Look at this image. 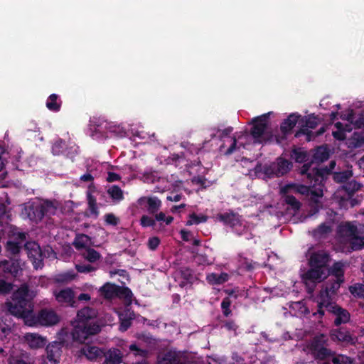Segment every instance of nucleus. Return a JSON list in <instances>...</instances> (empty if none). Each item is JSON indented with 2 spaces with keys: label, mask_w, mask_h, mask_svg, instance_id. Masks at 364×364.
<instances>
[{
  "label": "nucleus",
  "mask_w": 364,
  "mask_h": 364,
  "mask_svg": "<svg viewBox=\"0 0 364 364\" xmlns=\"http://www.w3.org/2000/svg\"><path fill=\"white\" fill-rule=\"evenodd\" d=\"M11 292L10 299L4 304L5 311L17 318L23 319L26 325L33 324V300L37 291L28 283L23 282Z\"/></svg>",
  "instance_id": "f257e3e1"
},
{
  "label": "nucleus",
  "mask_w": 364,
  "mask_h": 364,
  "mask_svg": "<svg viewBox=\"0 0 364 364\" xmlns=\"http://www.w3.org/2000/svg\"><path fill=\"white\" fill-rule=\"evenodd\" d=\"M97 315V310L90 306H85L77 311L76 324L71 332L74 341L85 342L101 331L102 324Z\"/></svg>",
  "instance_id": "f03ea898"
},
{
  "label": "nucleus",
  "mask_w": 364,
  "mask_h": 364,
  "mask_svg": "<svg viewBox=\"0 0 364 364\" xmlns=\"http://www.w3.org/2000/svg\"><path fill=\"white\" fill-rule=\"evenodd\" d=\"M309 265L310 269L302 274V279L309 293H312L316 283L326 279L329 275L328 267L331 260L330 254L326 250L310 252L309 250Z\"/></svg>",
  "instance_id": "7ed1b4c3"
},
{
  "label": "nucleus",
  "mask_w": 364,
  "mask_h": 364,
  "mask_svg": "<svg viewBox=\"0 0 364 364\" xmlns=\"http://www.w3.org/2000/svg\"><path fill=\"white\" fill-rule=\"evenodd\" d=\"M336 161H331L328 166L310 169V164H305L300 169V174L306 177V182L310 186H323V183L330 174H333L332 170L336 166Z\"/></svg>",
  "instance_id": "20e7f679"
},
{
  "label": "nucleus",
  "mask_w": 364,
  "mask_h": 364,
  "mask_svg": "<svg viewBox=\"0 0 364 364\" xmlns=\"http://www.w3.org/2000/svg\"><path fill=\"white\" fill-rule=\"evenodd\" d=\"M292 168V163L282 157H278L275 161L262 166L258 164L254 170L256 174L263 173L264 179L281 177L287 173Z\"/></svg>",
  "instance_id": "39448f33"
},
{
  "label": "nucleus",
  "mask_w": 364,
  "mask_h": 364,
  "mask_svg": "<svg viewBox=\"0 0 364 364\" xmlns=\"http://www.w3.org/2000/svg\"><path fill=\"white\" fill-rule=\"evenodd\" d=\"M323 308L329 313L336 316L334 324L337 326L342 323H346L350 320V314L346 309H343L335 303L326 301L318 302V310L317 312L314 313V315L318 314L320 317H322L325 313Z\"/></svg>",
  "instance_id": "423d86ee"
},
{
  "label": "nucleus",
  "mask_w": 364,
  "mask_h": 364,
  "mask_svg": "<svg viewBox=\"0 0 364 364\" xmlns=\"http://www.w3.org/2000/svg\"><path fill=\"white\" fill-rule=\"evenodd\" d=\"M100 291L101 295L107 299L118 297L119 299H124L127 303V305L132 304L133 294L128 287H120L107 282L100 289Z\"/></svg>",
  "instance_id": "0eeeda50"
},
{
  "label": "nucleus",
  "mask_w": 364,
  "mask_h": 364,
  "mask_svg": "<svg viewBox=\"0 0 364 364\" xmlns=\"http://www.w3.org/2000/svg\"><path fill=\"white\" fill-rule=\"evenodd\" d=\"M82 346L76 351V355L82 358H85L89 361L100 362L105 357V348L98 347L89 342V339L85 342H79Z\"/></svg>",
  "instance_id": "6e6552de"
},
{
  "label": "nucleus",
  "mask_w": 364,
  "mask_h": 364,
  "mask_svg": "<svg viewBox=\"0 0 364 364\" xmlns=\"http://www.w3.org/2000/svg\"><path fill=\"white\" fill-rule=\"evenodd\" d=\"M326 345V339L323 334L316 336L311 340L309 348L316 360H325L333 355V352L327 348Z\"/></svg>",
  "instance_id": "1a4fd4ad"
},
{
  "label": "nucleus",
  "mask_w": 364,
  "mask_h": 364,
  "mask_svg": "<svg viewBox=\"0 0 364 364\" xmlns=\"http://www.w3.org/2000/svg\"><path fill=\"white\" fill-rule=\"evenodd\" d=\"M26 240V235L25 232H18L14 235L13 238L7 240L4 245L6 256L9 258L17 256L24 247L23 242Z\"/></svg>",
  "instance_id": "9d476101"
},
{
  "label": "nucleus",
  "mask_w": 364,
  "mask_h": 364,
  "mask_svg": "<svg viewBox=\"0 0 364 364\" xmlns=\"http://www.w3.org/2000/svg\"><path fill=\"white\" fill-rule=\"evenodd\" d=\"M24 247L27 252L28 258L32 262L33 268L35 269H42L44 266V263L40 245L34 241H30L24 244Z\"/></svg>",
  "instance_id": "9b49d317"
},
{
  "label": "nucleus",
  "mask_w": 364,
  "mask_h": 364,
  "mask_svg": "<svg viewBox=\"0 0 364 364\" xmlns=\"http://www.w3.org/2000/svg\"><path fill=\"white\" fill-rule=\"evenodd\" d=\"M0 268L5 274V277H9L16 279L22 274L23 269L21 266L20 259L9 258V259L0 260Z\"/></svg>",
  "instance_id": "f8f14e48"
},
{
  "label": "nucleus",
  "mask_w": 364,
  "mask_h": 364,
  "mask_svg": "<svg viewBox=\"0 0 364 364\" xmlns=\"http://www.w3.org/2000/svg\"><path fill=\"white\" fill-rule=\"evenodd\" d=\"M267 119L265 114L252 119L253 126L250 129V134L255 143H262L266 140L264 134L267 126Z\"/></svg>",
  "instance_id": "ddd939ff"
},
{
  "label": "nucleus",
  "mask_w": 364,
  "mask_h": 364,
  "mask_svg": "<svg viewBox=\"0 0 364 364\" xmlns=\"http://www.w3.org/2000/svg\"><path fill=\"white\" fill-rule=\"evenodd\" d=\"M53 295L55 300L61 306L74 308L77 306V301L75 300V292L71 288L67 287L59 291L55 290Z\"/></svg>",
  "instance_id": "4468645a"
},
{
  "label": "nucleus",
  "mask_w": 364,
  "mask_h": 364,
  "mask_svg": "<svg viewBox=\"0 0 364 364\" xmlns=\"http://www.w3.org/2000/svg\"><path fill=\"white\" fill-rule=\"evenodd\" d=\"M32 317L33 318V323L28 325L29 326H33L39 323L43 326H53L58 323L59 317L56 313L50 309H42L38 314V316L34 315L33 311L32 312Z\"/></svg>",
  "instance_id": "2eb2a0df"
},
{
  "label": "nucleus",
  "mask_w": 364,
  "mask_h": 364,
  "mask_svg": "<svg viewBox=\"0 0 364 364\" xmlns=\"http://www.w3.org/2000/svg\"><path fill=\"white\" fill-rule=\"evenodd\" d=\"M356 233H358V229L350 222L341 223L337 228L338 240L343 247Z\"/></svg>",
  "instance_id": "dca6fc26"
},
{
  "label": "nucleus",
  "mask_w": 364,
  "mask_h": 364,
  "mask_svg": "<svg viewBox=\"0 0 364 364\" xmlns=\"http://www.w3.org/2000/svg\"><path fill=\"white\" fill-rule=\"evenodd\" d=\"M65 341H55L50 343L46 348V358L53 364H58L62 354Z\"/></svg>",
  "instance_id": "f3484780"
},
{
  "label": "nucleus",
  "mask_w": 364,
  "mask_h": 364,
  "mask_svg": "<svg viewBox=\"0 0 364 364\" xmlns=\"http://www.w3.org/2000/svg\"><path fill=\"white\" fill-rule=\"evenodd\" d=\"M300 117V115H297L296 114H291L286 119L284 120L280 126L281 132L284 136L281 137L274 136L272 138H274L277 143L281 144L282 141L286 139L285 135L289 134L292 129L295 127Z\"/></svg>",
  "instance_id": "a211bd4d"
},
{
  "label": "nucleus",
  "mask_w": 364,
  "mask_h": 364,
  "mask_svg": "<svg viewBox=\"0 0 364 364\" xmlns=\"http://www.w3.org/2000/svg\"><path fill=\"white\" fill-rule=\"evenodd\" d=\"M48 205L43 204L37 205H30L26 208L28 218L36 223L41 221L47 213Z\"/></svg>",
  "instance_id": "6ab92c4d"
},
{
  "label": "nucleus",
  "mask_w": 364,
  "mask_h": 364,
  "mask_svg": "<svg viewBox=\"0 0 364 364\" xmlns=\"http://www.w3.org/2000/svg\"><path fill=\"white\" fill-rule=\"evenodd\" d=\"M331 336L333 340L350 344H355L357 338L353 337L350 333L344 328H339L331 331Z\"/></svg>",
  "instance_id": "aec40b11"
},
{
  "label": "nucleus",
  "mask_w": 364,
  "mask_h": 364,
  "mask_svg": "<svg viewBox=\"0 0 364 364\" xmlns=\"http://www.w3.org/2000/svg\"><path fill=\"white\" fill-rule=\"evenodd\" d=\"M341 118L347 120L355 127L361 129L364 128V117L360 113L353 111V109H348L346 113L341 115Z\"/></svg>",
  "instance_id": "412c9836"
},
{
  "label": "nucleus",
  "mask_w": 364,
  "mask_h": 364,
  "mask_svg": "<svg viewBox=\"0 0 364 364\" xmlns=\"http://www.w3.org/2000/svg\"><path fill=\"white\" fill-rule=\"evenodd\" d=\"M317 190L316 191H310V197H309V206L311 207L310 212L311 214H316L318 212L319 209L321 208L322 205L319 200V198L323 196V186H318Z\"/></svg>",
  "instance_id": "4be33fe9"
},
{
  "label": "nucleus",
  "mask_w": 364,
  "mask_h": 364,
  "mask_svg": "<svg viewBox=\"0 0 364 364\" xmlns=\"http://www.w3.org/2000/svg\"><path fill=\"white\" fill-rule=\"evenodd\" d=\"M344 282V279H335L328 280L326 283V288L323 291H321L320 296L322 299L321 301H325V299L329 297V294H335L341 287V284Z\"/></svg>",
  "instance_id": "5701e85b"
},
{
  "label": "nucleus",
  "mask_w": 364,
  "mask_h": 364,
  "mask_svg": "<svg viewBox=\"0 0 364 364\" xmlns=\"http://www.w3.org/2000/svg\"><path fill=\"white\" fill-rule=\"evenodd\" d=\"M105 361L102 364H120L122 362V353L116 348H105Z\"/></svg>",
  "instance_id": "b1692460"
},
{
  "label": "nucleus",
  "mask_w": 364,
  "mask_h": 364,
  "mask_svg": "<svg viewBox=\"0 0 364 364\" xmlns=\"http://www.w3.org/2000/svg\"><path fill=\"white\" fill-rule=\"evenodd\" d=\"M364 248V235L356 233L349 242L343 247L348 252L360 250Z\"/></svg>",
  "instance_id": "393cba45"
},
{
  "label": "nucleus",
  "mask_w": 364,
  "mask_h": 364,
  "mask_svg": "<svg viewBox=\"0 0 364 364\" xmlns=\"http://www.w3.org/2000/svg\"><path fill=\"white\" fill-rule=\"evenodd\" d=\"M309 186L296 183L287 184L284 186H283L280 190L281 193H300L301 195H309Z\"/></svg>",
  "instance_id": "a878e982"
},
{
  "label": "nucleus",
  "mask_w": 364,
  "mask_h": 364,
  "mask_svg": "<svg viewBox=\"0 0 364 364\" xmlns=\"http://www.w3.org/2000/svg\"><path fill=\"white\" fill-rule=\"evenodd\" d=\"M25 340L28 346L33 349L43 348L46 343V338L37 333L26 334Z\"/></svg>",
  "instance_id": "bb28decb"
},
{
  "label": "nucleus",
  "mask_w": 364,
  "mask_h": 364,
  "mask_svg": "<svg viewBox=\"0 0 364 364\" xmlns=\"http://www.w3.org/2000/svg\"><path fill=\"white\" fill-rule=\"evenodd\" d=\"M328 158L329 151L328 148L325 146H321L314 150L311 161L309 164H320L328 160Z\"/></svg>",
  "instance_id": "cd10ccee"
},
{
  "label": "nucleus",
  "mask_w": 364,
  "mask_h": 364,
  "mask_svg": "<svg viewBox=\"0 0 364 364\" xmlns=\"http://www.w3.org/2000/svg\"><path fill=\"white\" fill-rule=\"evenodd\" d=\"M217 218L230 227H235L240 223V220L237 213L231 211L230 213H220L217 215Z\"/></svg>",
  "instance_id": "c85d7f7f"
},
{
  "label": "nucleus",
  "mask_w": 364,
  "mask_h": 364,
  "mask_svg": "<svg viewBox=\"0 0 364 364\" xmlns=\"http://www.w3.org/2000/svg\"><path fill=\"white\" fill-rule=\"evenodd\" d=\"M146 200L147 203L146 210L149 214H155L160 209L161 201L156 197H143L139 201Z\"/></svg>",
  "instance_id": "c756f323"
},
{
  "label": "nucleus",
  "mask_w": 364,
  "mask_h": 364,
  "mask_svg": "<svg viewBox=\"0 0 364 364\" xmlns=\"http://www.w3.org/2000/svg\"><path fill=\"white\" fill-rule=\"evenodd\" d=\"M345 263L342 261L336 262L332 267H328L329 274L335 276L337 279H344Z\"/></svg>",
  "instance_id": "7c9ffc66"
},
{
  "label": "nucleus",
  "mask_w": 364,
  "mask_h": 364,
  "mask_svg": "<svg viewBox=\"0 0 364 364\" xmlns=\"http://www.w3.org/2000/svg\"><path fill=\"white\" fill-rule=\"evenodd\" d=\"M326 131V129L324 127H321L317 132H313L312 131H309L307 129L301 128L299 130H298L296 134V137H299L301 135H306V140L311 141L312 139L315 138L316 136L322 135Z\"/></svg>",
  "instance_id": "2f4dec72"
},
{
  "label": "nucleus",
  "mask_w": 364,
  "mask_h": 364,
  "mask_svg": "<svg viewBox=\"0 0 364 364\" xmlns=\"http://www.w3.org/2000/svg\"><path fill=\"white\" fill-rule=\"evenodd\" d=\"M73 245L77 250L90 247V237L85 234L77 235H76Z\"/></svg>",
  "instance_id": "473e14b6"
},
{
  "label": "nucleus",
  "mask_w": 364,
  "mask_h": 364,
  "mask_svg": "<svg viewBox=\"0 0 364 364\" xmlns=\"http://www.w3.org/2000/svg\"><path fill=\"white\" fill-rule=\"evenodd\" d=\"M284 201L291 207L294 213L301 208V203L291 193H282Z\"/></svg>",
  "instance_id": "72a5a7b5"
},
{
  "label": "nucleus",
  "mask_w": 364,
  "mask_h": 364,
  "mask_svg": "<svg viewBox=\"0 0 364 364\" xmlns=\"http://www.w3.org/2000/svg\"><path fill=\"white\" fill-rule=\"evenodd\" d=\"M301 122L305 124L302 128L308 129V128H316L321 122V120L318 116L310 114L304 117V118L301 119Z\"/></svg>",
  "instance_id": "f704fd0d"
},
{
  "label": "nucleus",
  "mask_w": 364,
  "mask_h": 364,
  "mask_svg": "<svg viewBox=\"0 0 364 364\" xmlns=\"http://www.w3.org/2000/svg\"><path fill=\"white\" fill-rule=\"evenodd\" d=\"M331 232V226L323 223L321 224L316 229L313 230V235L314 237L322 238L325 237Z\"/></svg>",
  "instance_id": "c9c22d12"
},
{
  "label": "nucleus",
  "mask_w": 364,
  "mask_h": 364,
  "mask_svg": "<svg viewBox=\"0 0 364 364\" xmlns=\"http://www.w3.org/2000/svg\"><path fill=\"white\" fill-rule=\"evenodd\" d=\"M309 155L306 151L301 148L294 149L291 151V158L296 162L303 163L308 160Z\"/></svg>",
  "instance_id": "e433bc0d"
},
{
  "label": "nucleus",
  "mask_w": 364,
  "mask_h": 364,
  "mask_svg": "<svg viewBox=\"0 0 364 364\" xmlns=\"http://www.w3.org/2000/svg\"><path fill=\"white\" fill-rule=\"evenodd\" d=\"M361 186H362L360 183L357 182L355 180H352L348 183H346L342 186V189L344 190L348 194V196L350 198L356 191L360 190Z\"/></svg>",
  "instance_id": "4c0bfd02"
},
{
  "label": "nucleus",
  "mask_w": 364,
  "mask_h": 364,
  "mask_svg": "<svg viewBox=\"0 0 364 364\" xmlns=\"http://www.w3.org/2000/svg\"><path fill=\"white\" fill-rule=\"evenodd\" d=\"M350 144L354 148H360L364 146V132H354L350 139Z\"/></svg>",
  "instance_id": "58836bf2"
},
{
  "label": "nucleus",
  "mask_w": 364,
  "mask_h": 364,
  "mask_svg": "<svg viewBox=\"0 0 364 364\" xmlns=\"http://www.w3.org/2000/svg\"><path fill=\"white\" fill-rule=\"evenodd\" d=\"M353 176L351 171L345 170L340 172L333 173V178L335 182L338 183H346Z\"/></svg>",
  "instance_id": "ea45409f"
},
{
  "label": "nucleus",
  "mask_w": 364,
  "mask_h": 364,
  "mask_svg": "<svg viewBox=\"0 0 364 364\" xmlns=\"http://www.w3.org/2000/svg\"><path fill=\"white\" fill-rule=\"evenodd\" d=\"M107 193L113 200L120 201L124 198V193L119 186L113 185L107 190Z\"/></svg>",
  "instance_id": "a19ab883"
},
{
  "label": "nucleus",
  "mask_w": 364,
  "mask_h": 364,
  "mask_svg": "<svg viewBox=\"0 0 364 364\" xmlns=\"http://www.w3.org/2000/svg\"><path fill=\"white\" fill-rule=\"evenodd\" d=\"M87 197L90 213L93 215L95 218H97L99 215L98 208L97 205V199L94 196L92 195V193L90 191L87 192Z\"/></svg>",
  "instance_id": "79ce46f5"
},
{
  "label": "nucleus",
  "mask_w": 364,
  "mask_h": 364,
  "mask_svg": "<svg viewBox=\"0 0 364 364\" xmlns=\"http://www.w3.org/2000/svg\"><path fill=\"white\" fill-rule=\"evenodd\" d=\"M75 276L76 275L71 272L59 274L55 277L54 282L58 284H67L73 280Z\"/></svg>",
  "instance_id": "37998d69"
},
{
  "label": "nucleus",
  "mask_w": 364,
  "mask_h": 364,
  "mask_svg": "<svg viewBox=\"0 0 364 364\" xmlns=\"http://www.w3.org/2000/svg\"><path fill=\"white\" fill-rule=\"evenodd\" d=\"M58 96L56 94H52L48 99L46 107L52 111H58L60 107V102L58 101Z\"/></svg>",
  "instance_id": "c03bdc74"
},
{
  "label": "nucleus",
  "mask_w": 364,
  "mask_h": 364,
  "mask_svg": "<svg viewBox=\"0 0 364 364\" xmlns=\"http://www.w3.org/2000/svg\"><path fill=\"white\" fill-rule=\"evenodd\" d=\"M129 349L135 356H139L142 358H146L149 354L147 350L141 348L140 344L132 343L129 346Z\"/></svg>",
  "instance_id": "a18cd8bd"
},
{
  "label": "nucleus",
  "mask_w": 364,
  "mask_h": 364,
  "mask_svg": "<svg viewBox=\"0 0 364 364\" xmlns=\"http://www.w3.org/2000/svg\"><path fill=\"white\" fill-rule=\"evenodd\" d=\"M349 291L355 297L364 298V284L357 283L353 286H350Z\"/></svg>",
  "instance_id": "49530a36"
},
{
  "label": "nucleus",
  "mask_w": 364,
  "mask_h": 364,
  "mask_svg": "<svg viewBox=\"0 0 364 364\" xmlns=\"http://www.w3.org/2000/svg\"><path fill=\"white\" fill-rule=\"evenodd\" d=\"M14 285L12 283L0 279V295L6 296L10 294L14 289Z\"/></svg>",
  "instance_id": "de8ad7c7"
},
{
  "label": "nucleus",
  "mask_w": 364,
  "mask_h": 364,
  "mask_svg": "<svg viewBox=\"0 0 364 364\" xmlns=\"http://www.w3.org/2000/svg\"><path fill=\"white\" fill-rule=\"evenodd\" d=\"M84 257L89 262H95L100 259V255L95 250L87 247L86 250V253L84 254Z\"/></svg>",
  "instance_id": "09e8293b"
},
{
  "label": "nucleus",
  "mask_w": 364,
  "mask_h": 364,
  "mask_svg": "<svg viewBox=\"0 0 364 364\" xmlns=\"http://www.w3.org/2000/svg\"><path fill=\"white\" fill-rule=\"evenodd\" d=\"M65 143L62 139L57 140L52 146V152L54 155H60L63 153Z\"/></svg>",
  "instance_id": "8fccbe9b"
},
{
  "label": "nucleus",
  "mask_w": 364,
  "mask_h": 364,
  "mask_svg": "<svg viewBox=\"0 0 364 364\" xmlns=\"http://www.w3.org/2000/svg\"><path fill=\"white\" fill-rule=\"evenodd\" d=\"M333 364H354V360L350 357L339 355L332 358Z\"/></svg>",
  "instance_id": "3c124183"
},
{
  "label": "nucleus",
  "mask_w": 364,
  "mask_h": 364,
  "mask_svg": "<svg viewBox=\"0 0 364 364\" xmlns=\"http://www.w3.org/2000/svg\"><path fill=\"white\" fill-rule=\"evenodd\" d=\"M190 220L186 222V225H192L193 224H198L200 223L205 222L208 217L205 215L198 216L196 213H192L189 215Z\"/></svg>",
  "instance_id": "603ef678"
},
{
  "label": "nucleus",
  "mask_w": 364,
  "mask_h": 364,
  "mask_svg": "<svg viewBox=\"0 0 364 364\" xmlns=\"http://www.w3.org/2000/svg\"><path fill=\"white\" fill-rule=\"evenodd\" d=\"M140 224L143 227H154L156 221L148 215H143L140 219Z\"/></svg>",
  "instance_id": "864d4df0"
},
{
  "label": "nucleus",
  "mask_w": 364,
  "mask_h": 364,
  "mask_svg": "<svg viewBox=\"0 0 364 364\" xmlns=\"http://www.w3.org/2000/svg\"><path fill=\"white\" fill-rule=\"evenodd\" d=\"M75 268L78 272L88 273L95 270V268L90 264H76Z\"/></svg>",
  "instance_id": "5fc2aeb1"
},
{
  "label": "nucleus",
  "mask_w": 364,
  "mask_h": 364,
  "mask_svg": "<svg viewBox=\"0 0 364 364\" xmlns=\"http://www.w3.org/2000/svg\"><path fill=\"white\" fill-rule=\"evenodd\" d=\"M8 364H31V363L24 360L21 356L10 355L8 358Z\"/></svg>",
  "instance_id": "6e6d98bb"
},
{
  "label": "nucleus",
  "mask_w": 364,
  "mask_h": 364,
  "mask_svg": "<svg viewBox=\"0 0 364 364\" xmlns=\"http://www.w3.org/2000/svg\"><path fill=\"white\" fill-rule=\"evenodd\" d=\"M137 338L141 342H144L148 345H154L156 343L155 339L154 338H152V336L147 335V334H144V333L139 334Z\"/></svg>",
  "instance_id": "4d7b16f0"
},
{
  "label": "nucleus",
  "mask_w": 364,
  "mask_h": 364,
  "mask_svg": "<svg viewBox=\"0 0 364 364\" xmlns=\"http://www.w3.org/2000/svg\"><path fill=\"white\" fill-rule=\"evenodd\" d=\"M230 301L228 298H225L223 300L222 303H221V307L223 309V314L227 317L228 316L230 313H231V311L230 309Z\"/></svg>",
  "instance_id": "13d9d810"
},
{
  "label": "nucleus",
  "mask_w": 364,
  "mask_h": 364,
  "mask_svg": "<svg viewBox=\"0 0 364 364\" xmlns=\"http://www.w3.org/2000/svg\"><path fill=\"white\" fill-rule=\"evenodd\" d=\"M105 222L108 225H112L115 226L119 223V218H117L112 213H108V214L105 215Z\"/></svg>",
  "instance_id": "bf43d9fd"
},
{
  "label": "nucleus",
  "mask_w": 364,
  "mask_h": 364,
  "mask_svg": "<svg viewBox=\"0 0 364 364\" xmlns=\"http://www.w3.org/2000/svg\"><path fill=\"white\" fill-rule=\"evenodd\" d=\"M160 243V240L158 237H153L149 239L148 247L151 250H155Z\"/></svg>",
  "instance_id": "052dcab7"
},
{
  "label": "nucleus",
  "mask_w": 364,
  "mask_h": 364,
  "mask_svg": "<svg viewBox=\"0 0 364 364\" xmlns=\"http://www.w3.org/2000/svg\"><path fill=\"white\" fill-rule=\"evenodd\" d=\"M41 252L43 259H44V258L50 257L53 254H55L53 248L49 245L43 247V249L41 248Z\"/></svg>",
  "instance_id": "680f3d73"
},
{
  "label": "nucleus",
  "mask_w": 364,
  "mask_h": 364,
  "mask_svg": "<svg viewBox=\"0 0 364 364\" xmlns=\"http://www.w3.org/2000/svg\"><path fill=\"white\" fill-rule=\"evenodd\" d=\"M121 178L120 176L114 172H108V176L107 178V181L108 182H114L117 181H119Z\"/></svg>",
  "instance_id": "e2e57ef3"
},
{
  "label": "nucleus",
  "mask_w": 364,
  "mask_h": 364,
  "mask_svg": "<svg viewBox=\"0 0 364 364\" xmlns=\"http://www.w3.org/2000/svg\"><path fill=\"white\" fill-rule=\"evenodd\" d=\"M237 149V139L235 137L232 139V143L230 146L225 151V155H230L232 154Z\"/></svg>",
  "instance_id": "0e129e2a"
},
{
  "label": "nucleus",
  "mask_w": 364,
  "mask_h": 364,
  "mask_svg": "<svg viewBox=\"0 0 364 364\" xmlns=\"http://www.w3.org/2000/svg\"><path fill=\"white\" fill-rule=\"evenodd\" d=\"M205 179L201 176H195L192 179L193 183L203 186L205 183Z\"/></svg>",
  "instance_id": "69168bd1"
},
{
  "label": "nucleus",
  "mask_w": 364,
  "mask_h": 364,
  "mask_svg": "<svg viewBox=\"0 0 364 364\" xmlns=\"http://www.w3.org/2000/svg\"><path fill=\"white\" fill-rule=\"evenodd\" d=\"M90 298L91 297H90V294H85V293H82L77 296V300L87 301L90 300Z\"/></svg>",
  "instance_id": "338daca9"
},
{
  "label": "nucleus",
  "mask_w": 364,
  "mask_h": 364,
  "mask_svg": "<svg viewBox=\"0 0 364 364\" xmlns=\"http://www.w3.org/2000/svg\"><path fill=\"white\" fill-rule=\"evenodd\" d=\"M94 179L93 176L90 173H86L80 177V180L82 181H92Z\"/></svg>",
  "instance_id": "774afa93"
}]
</instances>
